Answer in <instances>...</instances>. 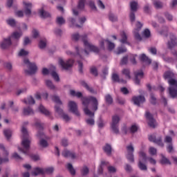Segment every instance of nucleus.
<instances>
[{
  "label": "nucleus",
  "instance_id": "nucleus-1",
  "mask_svg": "<svg viewBox=\"0 0 177 177\" xmlns=\"http://www.w3.org/2000/svg\"><path fill=\"white\" fill-rule=\"evenodd\" d=\"M83 106H84V111L86 115L89 117H95V113L89 110V103L91 104V110L93 111H97L99 109V101L97 98L93 96L84 97L82 98Z\"/></svg>",
  "mask_w": 177,
  "mask_h": 177
},
{
  "label": "nucleus",
  "instance_id": "nucleus-2",
  "mask_svg": "<svg viewBox=\"0 0 177 177\" xmlns=\"http://www.w3.org/2000/svg\"><path fill=\"white\" fill-rule=\"evenodd\" d=\"M164 78L168 80V84L169 85V95L171 99L177 97V80L174 79V73L170 71H167L164 74Z\"/></svg>",
  "mask_w": 177,
  "mask_h": 177
},
{
  "label": "nucleus",
  "instance_id": "nucleus-3",
  "mask_svg": "<svg viewBox=\"0 0 177 177\" xmlns=\"http://www.w3.org/2000/svg\"><path fill=\"white\" fill-rule=\"evenodd\" d=\"M21 146L23 147V148L19 147L18 150L24 154L28 155L31 140H30V136H28V131H27V129H26L24 127H22L21 128Z\"/></svg>",
  "mask_w": 177,
  "mask_h": 177
},
{
  "label": "nucleus",
  "instance_id": "nucleus-4",
  "mask_svg": "<svg viewBox=\"0 0 177 177\" xmlns=\"http://www.w3.org/2000/svg\"><path fill=\"white\" fill-rule=\"evenodd\" d=\"M120 120L121 119L120 118V116H118V115L112 116V122L111 123V128L113 133H115L116 135H118V133H120L118 124H120Z\"/></svg>",
  "mask_w": 177,
  "mask_h": 177
},
{
  "label": "nucleus",
  "instance_id": "nucleus-5",
  "mask_svg": "<svg viewBox=\"0 0 177 177\" xmlns=\"http://www.w3.org/2000/svg\"><path fill=\"white\" fill-rule=\"evenodd\" d=\"M55 169L53 167H48L46 169H41L39 167H36L34 169V171H32V175L33 176H37V175H44L45 174H53Z\"/></svg>",
  "mask_w": 177,
  "mask_h": 177
},
{
  "label": "nucleus",
  "instance_id": "nucleus-6",
  "mask_svg": "<svg viewBox=\"0 0 177 177\" xmlns=\"http://www.w3.org/2000/svg\"><path fill=\"white\" fill-rule=\"evenodd\" d=\"M24 62L25 64L28 65V67L29 68V71H25L26 74L32 75V74H35L37 73V70H38V68L37 67V65L35 64L30 62V60H28V59H25L24 60Z\"/></svg>",
  "mask_w": 177,
  "mask_h": 177
},
{
  "label": "nucleus",
  "instance_id": "nucleus-7",
  "mask_svg": "<svg viewBox=\"0 0 177 177\" xmlns=\"http://www.w3.org/2000/svg\"><path fill=\"white\" fill-rule=\"evenodd\" d=\"M82 40L84 42V45L85 48H87V49H89L91 52H94L95 53H99V50H100L99 48L91 44L88 41V38L86 35L82 36Z\"/></svg>",
  "mask_w": 177,
  "mask_h": 177
},
{
  "label": "nucleus",
  "instance_id": "nucleus-8",
  "mask_svg": "<svg viewBox=\"0 0 177 177\" xmlns=\"http://www.w3.org/2000/svg\"><path fill=\"white\" fill-rule=\"evenodd\" d=\"M127 153L126 154V158L129 162H135V156L133 152L135 151V148L132 145H128L127 147Z\"/></svg>",
  "mask_w": 177,
  "mask_h": 177
},
{
  "label": "nucleus",
  "instance_id": "nucleus-9",
  "mask_svg": "<svg viewBox=\"0 0 177 177\" xmlns=\"http://www.w3.org/2000/svg\"><path fill=\"white\" fill-rule=\"evenodd\" d=\"M59 64L62 67L64 70H68L73 67L74 64V60L69 59L67 61H64L62 59H59Z\"/></svg>",
  "mask_w": 177,
  "mask_h": 177
},
{
  "label": "nucleus",
  "instance_id": "nucleus-10",
  "mask_svg": "<svg viewBox=\"0 0 177 177\" xmlns=\"http://www.w3.org/2000/svg\"><path fill=\"white\" fill-rule=\"evenodd\" d=\"M142 27H143V24L140 23V21L136 22V28L133 30V35L136 41H142V36H140V34H139V31L142 30Z\"/></svg>",
  "mask_w": 177,
  "mask_h": 177
},
{
  "label": "nucleus",
  "instance_id": "nucleus-11",
  "mask_svg": "<svg viewBox=\"0 0 177 177\" xmlns=\"http://www.w3.org/2000/svg\"><path fill=\"white\" fill-rule=\"evenodd\" d=\"M55 110L57 113V114H59V115H61L64 121L68 122V121H70V120H71V118H70V116H68V114L64 113L63 109H62L60 106L55 105Z\"/></svg>",
  "mask_w": 177,
  "mask_h": 177
},
{
  "label": "nucleus",
  "instance_id": "nucleus-12",
  "mask_svg": "<svg viewBox=\"0 0 177 177\" xmlns=\"http://www.w3.org/2000/svg\"><path fill=\"white\" fill-rule=\"evenodd\" d=\"M68 107L71 113H73L77 117H80V112L78 111V106L77 105V103H75V102L70 101L68 102Z\"/></svg>",
  "mask_w": 177,
  "mask_h": 177
},
{
  "label": "nucleus",
  "instance_id": "nucleus-13",
  "mask_svg": "<svg viewBox=\"0 0 177 177\" xmlns=\"http://www.w3.org/2000/svg\"><path fill=\"white\" fill-rule=\"evenodd\" d=\"M139 157L140 158H142L144 162H146V161H148L150 162V164H152L153 165H156V164H157V161H156V160L153 158H147V156H146V153H145L143 151H140L139 152Z\"/></svg>",
  "mask_w": 177,
  "mask_h": 177
},
{
  "label": "nucleus",
  "instance_id": "nucleus-14",
  "mask_svg": "<svg viewBox=\"0 0 177 177\" xmlns=\"http://www.w3.org/2000/svg\"><path fill=\"white\" fill-rule=\"evenodd\" d=\"M0 150H2L3 152V156L5 157L4 158L0 157V165L3 164V162H8L9 161V158H8L9 156V152L2 144H0Z\"/></svg>",
  "mask_w": 177,
  "mask_h": 177
},
{
  "label": "nucleus",
  "instance_id": "nucleus-15",
  "mask_svg": "<svg viewBox=\"0 0 177 177\" xmlns=\"http://www.w3.org/2000/svg\"><path fill=\"white\" fill-rule=\"evenodd\" d=\"M149 142H153V143H156L158 146H160V147H164V142H162V138L158 137L156 138V136L151 135L149 136Z\"/></svg>",
  "mask_w": 177,
  "mask_h": 177
},
{
  "label": "nucleus",
  "instance_id": "nucleus-16",
  "mask_svg": "<svg viewBox=\"0 0 177 177\" xmlns=\"http://www.w3.org/2000/svg\"><path fill=\"white\" fill-rule=\"evenodd\" d=\"M132 102L136 104V106H140V104L146 102V98L143 95L133 96L132 97Z\"/></svg>",
  "mask_w": 177,
  "mask_h": 177
},
{
  "label": "nucleus",
  "instance_id": "nucleus-17",
  "mask_svg": "<svg viewBox=\"0 0 177 177\" xmlns=\"http://www.w3.org/2000/svg\"><path fill=\"white\" fill-rule=\"evenodd\" d=\"M145 117L147 120H149L148 125L151 128H156V125H157V124L156 123V120L153 118V115L149 112H146Z\"/></svg>",
  "mask_w": 177,
  "mask_h": 177
},
{
  "label": "nucleus",
  "instance_id": "nucleus-18",
  "mask_svg": "<svg viewBox=\"0 0 177 177\" xmlns=\"http://www.w3.org/2000/svg\"><path fill=\"white\" fill-rule=\"evenodd\" d=\"M135 79L134 82L136 84V85H140V80L143 78V75H145V73H143V71H138L134 72Z\"/></svg>",
  "mask_w": 177,
  "mask_h": 177
},
{
  "label": "nucleus",
  "instance_id": "nucleus-19",
  "mask_svg": "<svg viewBox=\"0 0 177 177\" xmlns=\"http://www.w3.org/2000/svg\"><path fill=\"white\" fill-rule=\"evenodd\" d=\"M177 45V39L175 37V35L170 34V41L167 43V46L169 49H172V48H175Z\"/></svg>",
  "mask_w": 177,
  "mask_h": 177
},
{
  "label": "nucleus",
  "instance_id": "nucleus-20",
  "mask_svg": "<svg viewBox=\"0 0 177 177\" xmlns=\"http://www.w3.org/2000/svg\"><path fill=\"white\" fill-rule=\"evenodd\" d=\"M12 45V39L10 37L7 39H3V41H2L1 44V49H6L7 48H9Z\"/></svg>",
  "mask_w": 177,
  "mask_h": 177
},
{
  "label": "nucleus",
  "instance_id": "nucleus-21",
  "mask_svg": "<svg viewBox=\"0 0 177 177\" xmlns=\"http://www.w3.org/2000/svg\"><path fill=\"white\" fill-rule=\"evenodd\" d=\"M24 5L26 6L24 13L26 16H30L31 15V8H32V4L30 3L24 2Z\"/></svg>",
  "mask_w": 177,
  "mask_h": 177
},
{
  "label": "nucleus",
  "instance_id": "nucleus-22",
  "mask_svg": "<svg viewBox=\"0 0 177 177\" xmlns=\"http://www.w3.org/2000/svg\"><path fill=\"white\" fill-rule=\"evenodd\" d=\"M143 162H145V160H143V158H140L138 161V168L141 171H147V166Z\"/></svg>",
  "mask_w": 177,
  "mask_h": 177
},
{
  "label": "nucleus",
  "instance_id": "nucleus-23",
  "mask_svg": "<svg viewBox=\"0 0 177 177\" xmlns=\"http://www.w3.org/2000/svg\"><path fill=\"white\" fill-rule=\"evenodd\" d=\"M62 156L67 158L68 157H70L71 158H75V153L68 151V150H64L62 152Z\"/></svg>",
  "mask_w": 177,
  "mask_h": 177
},
{
  "label": "nucleus",
  "instance_id": "nucleus-24",
  "mask_svg": "<svg viewBox=\"0 0 177 177\" xmlns=\"http://www.w3.org/2000/svg\"><path fill=\"white\" fill-rule=\"evenodd\" d=\"M140 60L143 62L144 63H147V64H151V59H150L145 54H142L140 56Z\"/></svg>",
  "mask_w": 177,
  "mask_h": 177
},
{
  "label": "nucleus",
  "instance_id": "nucleus-25",
  "mask_svg": "<svg viewBox=\"0 0 177 177\" xmlns=\"http://www.w3.org/2000/svg\"><path fill=\"white\" fill-rule=\"evenodd\" d=\"M23 113L24 115H32V114H34V111L31 107L28 106L27 108H24Z\"/></svg>",
  "mask_w": 177,
  "mask_h": 177
},
{
  "label": "nucleus",
  "instance_id": "nucleus-26",
  "mask_svg": "<svg viewBox=\"0 0 177 177\" xmlns=\"http://www.w3.org/2000/svg\"><path fill=\"white\" fill-rule=\"evenodd\" d=\"M121 39L120 40L121 44H128V37L127 36V33L125 32H122L120 33Z\"/></svg>",
  "mask_w": 177,
  "mask_h": 177
},
{
  "label": "nucleus",
  "instance_id": "nucleus-27",
  "mask_svg": "<svg viewBox=\"0 0 177 177\" xmlns=\"http://www.w3.org/2000/svg\"><path fill=\"white\" fill-rule=\"evenodd\" d=\"M103 150L107 156H111V145L106 144L104 147Z\"/></svg>",
  "mask_w": 177,
  "mask_h": 177
},
{
  "label": "nucleus",
  "instance_id": "nucleus-28",
  "mask_svg": "<svg viewBox=\"0 0 177 177\" xmlns=\"http://www.w3.org/2000/svg\"><path fill=\"white\" fill-rule=\"evenodd\" d=\"M122 74L125 76L127 80H131V71L128 68H124L122 71Z\"/></svg>",
  "mask_w": 177,
  "mask_h": 177
},
{
  "label": "nucleus",
  "instance_id": "nucleus-29",
  "mask_svg": "<svg viewBox=\"0 0 177 177\" xmlns=\"http://www.w3.org/2000/svg\"><path fill=\"white\" fill-rule=\"evenodd\" d=\"M80 84L82 86H84V88H86V89H87L88 92H91V93H93L94 92L93 88L92 87H89V85H88V84L85 82V81H81Z\"/></svg>",
  "mask_w": 177,
  "mask_h": 177
},
{
  "label": "nucleus",
  "instance_id": "nucleus-30",
  "mask_svg": "<svg viewBox=\"0 0 177 177\" xmlns=\"http://www.w3.org/2000/svg\"><path fill=\"white\" fill-rule=\"evenodd\" d=\"M24 103H25V104H35V100L30 96L27 99L24 100Z\"/></svg>",
  "mask_w": 177,
  "mask_h": 177
},
{
  "label": "nucleus",
  "instance_id": "nucleus-31",
  "mask_svg": "<svg viewBox=\"0 0 177 177\" xmlns=\"http://www.w3.org/2000/svg\"><path fill=\"white\" fill-rule=\"evenodd\" d=\"M162 159L160 160V164L162 165H171V161L169 159L167 158L164 155H161Z\"/></svg>",
  "mask_w": 177,
  "mask_h": 177
},
{
  "label": "nucleus",
  "instance_id": "nucleus-32",
  "mask_svg": "<svg viewBox=\"0 0 177 177\" xmlns=\"http://www.w3.org/2000/svg\"><path fill=\"white\" fill-rule=\"evenodd\" d=\"M39 110L40 113L44 114V115H49L50 114V112L46 109L45 106H43L41 104L39 106Z\"/></svg>",
  "mask_w": 177,
  "mask_h": 177
},
{
  "label": "nucleus",
  "instance_id": "nucleus-33",
  "mask_svg": "<svg viewBox=\"0 0 177 177\" xmlns=\"http://www.w3.org/2000/svg\"><path fill=\"white\" fill-rule=\"evenodd\" d=\"M130 8H131V12H136V10H138V2L131 1L130 3Z\"/></svg>",
  "mask_w": 177,
  "mask_h": 177
},
{
  "label": "nucleus",
  "instance_id": "nucleus-34",
  "mask_svg": "<svg viewBox=\"0 0 177 177\" xmlns=\"http://www.w3.org/2000/svg\"><path fill=\"white\" fill-rule=\"evenodd\" d=\"M106 104H113V97L110 94H107L104 97Z\"/></svg>",
  "mask_w": 177,
  "mask_h": 177
},
{
  "label": "nucleus",
  "instance_id": "nucleus-35",
  "mask_svg": "<svg viewBox=\"0 0 177 177\" xmlns=\"http://www.w3.org/2000/svg\"><path fill=\"white\" fill-rule=\"evenodd\" d=\"M39 14H40V17L42 18V19H45L46 17H50V14L49 12H45L44 10V9H41L40 11H39Z\"/></svg>",
  "mask_w": 177,
  "mask_h": 177
},
{
  "label": "nucleus",
  "instance_id": "nucleus-36",
  "mask_svg": "<svg viewBox=\"0 0 177 177\" xmlns=\"http://www.w3.org/2000/svg\"><path fill=\"white\" fill-rule=\"evenodd\" d=\"M109 19L110 20V21H112V23H114L115 21H118V17H117V15L113 13H109Z\"/></svg>",
  "mask_w": 177,
  "mask_h": 177
},
{
  "label": "nucleus",
  "instance_id": "nucleus-37",
  "mask_svg": "<svg viewBox=\"0 0 177 177\" xmlns=\"http://www.w3.org/2000/svg\"><path fill=\"white\" fill-rule=\"evenodd\" d=\"M52 100L56 103V104H58L59 106H62L63 103L62 102V100H60V98L58 96L53 95L52 97Z\"/></svg>",
  "mask_w": 177,
  "mask_h": 177
},
{
  "label": "nucleus",
  "instance_id": "nucleus-38",
  "mask_svg": "<svg viewBox=\"0 0 177 177\" xmlns=\"http://www.w3.org/2000/svg\"><path fill=\"white\" fill-rule=\"evenodd\" d=\"M3 133L8 140L12 137V131L10 129H4Z\"/></svg>",
  "mask_w": 177,
  "mask_h": 177
},
{
  "label": "nucleus",
  "instance_id": "nucleus-39",
  "mask_svg": "<svg viewBox=\"0 0 177 177\" xmlns=\"http://www.w3.org/2000/svg\"><path fill=\"white\" fill-rule=\"evenodd\" d=\"M86 0H80L77 6V9L82 10L85 8V2Z\"/></svg>",
  "mask_w": 177,
  "mask_h": 177
},
{
  "label": "nucleus",
  "instance_id": "nucleus-40",
  "mask_svg": "<svg viewBox=\"0 0 177 177\" xmlns=\"http://www.w3.org/2000/svg\"><path fill=\"white\" fill-rule=\"evenodd\" d=\"M67 168L71 175H75V169H74L71 163H68Z\"/></svg>",
  "mask_w": 177,
  "mask_h": 177
},
{
  "label": "nucleus",
  "instance_id": "nucleus-41",
  "mask_svg": "<svg viewBox=\"0 0 177 177\" xmlns=\"http://www.w3.org/2000/svg\"><path fill=\"white\" fill-rule=\"evenodd\" d=\"M71 96H76L77 97H82V93L81 92H75L74 90H71L70 91Z\"/></svg>",
  "mask_w": 177,
  "mask_h": 177
},
{
  "label": "nucleus",
  "instance_id": "nucleus-42",
  "mask_svg": "<svg viewBox=\"0 0 177 177\" xmlns=\"http://www.w3.org/2000/svg\"><path fill=\"white\" fill-rule=\"evenodd\" d=\"M111 80L113 82H120V75L117 73H113L111 76Z\"/></svg>",
  "mask_w": 177,
  "mask_h": 177
},
{
  "label": "nucleus",
  "instance_id": "nucleus-43",
  "mask_svg": "<svg viewBox=\"0 0 177 177\" xmlns=\"http://www.w3.org/2000/svg\"><path fill=\"white\" fill-rule=\"evenodd\" d=\"M7 24L11 27H16V21L13 19H7Z\"/></svg>",
  "mask_w": 177,
  "mask_h": 177
},
{
  "label": "nucleus",
  "instance_id": "nucleus-44",
  "mask_svg": "<svg viewBox=\"0 0 177 177\" xmlns=\"http://www.w3.org/2000/svg\"><path fill=\"white\" fill-rule=\"evenodd\" d=\"M39 47L40 49H44L46 47V39L40 40L39 42Z\"/></svg>",
  "mask_w": 177,
  "mask_h": 177
},
{
  "label": "nucleus",
  "instance_id": "nucleus-45",
  "mask_svg": "<svg viewBox=\"0 0 177 177\" xmlns=\"http://www.w3.org/2000/svg\"><path fill=\"white\" fill-rule=\"evenodd\" d=\"M35 126L36 127V128H37V129H39V131H42V129H44V124H41L39 120H37L35 122Z\"/></svg>",
  "mask_w": 177,
  "mask_h": 177
},
{
  "label": "nucleus",
  "instance_id": "nucleus-46",
  "mask_svg": "<svg viewBox=\"0 0 177 177\" xmlns=\"http://www.w3.org/2000/svg\"><path fill=\"white\" fill-rule=\"evenodd\" d=\"M57 23L59 26H62V24H64L66 23V20H64V18H63V17H58L57 18Z\"/></svg>",
  "mask_w": 177,
  "mask_h": 177
},
{
  "label": "nucleus",
  "instance_id": "nucleus-47",
  "mask_svg": "<svg viewBox=\"0 0 177 177\" xmlns=\"http://www.w3.org/2000/svg\"><path fill=\"white\" fill-rule=\"evenodd\" d=\"M51 75L53 78L57 82H59L60 81V78L59 77V75L55 71H53L51 73Z\"/></svg>",
  "mask_w": 177,
  "mask_h": 177
},
{
  "label": "nucleus",
  "instance_id": "nucleus-48",
  "mask_svg": "<svg viewBox=\"0 0 177 177\" xmlns=\"http://www.w3.org/2000/svg\"><path fill=\"white\" fill-rule=\"evenodd\" d=\"M90 72L93 75H95V77H97L98 73H97V68H96L95 66H93L90 68Z\"/></svg>",
  "mask_w": 177,
  "mask_h": 177
},
{
  "label": "nucleus",
  "instance_id": "nucleus-49",
  "mask_svg": "<svg viewBox=\"0 0 177 177\" xmlns=\"http://www.w3.org/2000/svg\"><path fill=\"white\" fill-rule=\"evenodd\" d=\"M81 173L84 176L85 175H88V174H89V169L88 168V167L86 166L83 167V168L81 170Z\"/></svg>",
  "mask_w": 177,
  "mask_h": 177
},
{
  "label": "nucleus",
  "instance_id": "nucleus-50",
  "mask_svg": "<svg viewBox=\"0 0 177 177\" xmlns=\"http://www.w3.org/2000/svg\"><path fill=\"white\" fill-rule=\"evenodd\" d=\"M106 41L108 44V49L109 50H113L114 48H115V45L114 44V43L109 41V40H106Z\"/></svg>",
  "mask_w": 177,
  "mask_h": 177
},
{
  "label": "nucleus",
  "instance_id": "nucleus-51",
  "mask_svg": "<svg viewBox=\"0 0 177 177\" xmlns=\"http://www.w3.org/2000/svg\"><path fill=\"white\" fill-rule=\"evenodd\" d=\"M138 129H139V127L136 124H133L130 127V132L131 133H135V132H138Z\"/></svg>",
  "mask_w": 177,
  "mask_h": 177
},
{
  "label": "nucleus",
  "instance_id": "nucleus-52",
  "mask_svg": "<svg viewBox=\"0 0 177 177\" xmlns=\"http://www.w3.org/2000/svg\"><path fill=\"white\" fill-rule=\"evenodd\" d=\"M46 85L50 89H55V85H53V83L50 80H46Z\"/></svg>",
  "mask_w": 177,
  "mask_h": 177
},
{
  "label": "nucleus",
  "instance_id": "nucleus-53",
  "mask_svg": "<svg viewBox=\"0 0 177 177\" xmlns=\"http://www.w3.org/2000/svg\"><path fill=\"white\" fill-rule=\"evenodd\" d=\"M149 151L151 156H156V154H157V149L154 148L153 147H149Z\"/></svg>",
  "mask_w": 177,
  "mask_h": 177
},
{
  "label": "nucleus",
  "instance_id": "nucleus-54",
  "mask_svg": "<svg viewBox=\"0 0 177 177\" xmlns=\"http://www.w3.org/2000/svg\"><path fill=\"white\" fill-rule=\"evenodd\" d=\"M127 52V48L124 47H119L118 48V51L116 52V55H121V53H125Z\"/></svg>",
  "mask_w": 177,
  "mask_h": 177
},
{
  "label": "nucleus",
  "instance_id": "nucleus-55",
  "mask_svg": "<svg viewBox=\"0 0 177 177\" xmlns=\"http://www.w3.org/2000/svg\"><path fill=\"white\" fill-rule=\"evenodd\" d=\"M150 103H151V104H156L157 103V98H156V97L154 96V94L151 93L150 94Z\"/></svg>",
  "mask_w": 177,
  "mask_h": 177
},
{
  "label": "nucleus",
  "instance_id": "nucleus-56",
  "mask_svg": "<svg viewBox=\"0 0 177 177\" xmlns=\"http://www.w3.org/2000/svg\"><path fill=\"white\" fill-rule=\"evenodd\" d=\"M153 5L156 9H160V8H162V3L159 1H154Z\"/></svg>",
  "mask_w": 177,
  "mask_h": 177
},
{
  "label": "nucleus",
  "instance_id": "nucleus-57",
  "mask_svg": "<svg viewBox=\"0 0 177 177\" xmlns=\"http://www.w3.org/2000/svg\"><path fill=\"white\" fill-rule=\"evenodd\" d=\"M143 35L144 37H145V38H150V35H151V32H150V30L149 29H145L143 31Z\"/></svg>",
  "mask_w": 177,
  "mask_h": 177
},
{
  "label": "nucleus",
  "instance_id": "nucleus-58",
  "mask_svg": "<svg viewBox=\"0 0 177 177\" xmlns=\"http://www.w3.org/2000/svg\"><path fill=\"white\" fill-rule=\"evenodd\" d=\"M39 145L40 146H41V147H48V141L41 139L39 142Z\"/></svg>",
  "mask_w": 177,
  "mask_h": 177
},
{
  "label": "nucleus",
  "instance_id": "nucleus-59",
  "mask_svg": "<svg viewBox=\"0 0 177 177\" xmlns=\"http://www.w3.org/2000/svg\"><path fill=\"white\" fill-rule=\"evenodd\" d=\"M128 63V56H124L120 61L121 66H124Z\"/></svg>",
  "mask_w": 177,
  "mask_h": 177
},
{
  "label": "nucleus",
  "instance_id": "nucleus-60",
  "mask_svg": "<svg viewBox=\"0 0 177 177\" xmlns=\"http://www.w3.org/2000/svg\"><path fill=\"white\" fill-rule=\"evenodd\" d=\"M165 143H168L169 145L172 143V137L166 136L165 138Z\"/></svg>",
  "mask_w": 177,
  "mask_h": 177
},
{
  "label": "nucleus",
  "instance_id": "nucleus-61",
  "mask_svg": "<svg viewBox=\"0 0 177 177\" xmlns=\"http://www.w3.org/2000/svg\"><path fill=\"white\" fill-rule=\"evenodd\" d=\"M12 37L15 38V39H19L21 37V33L18 32H14L12 35Z\"/></svg>",
  "mask_w": 177,
  "mask_h": 177
},
{
  "label": "nucleus",
  "instance_id": "nucleus-62",
  "mask_svg": "<svg viewBox=\"0 0 177 177\" xmlns=\"http://www.w3.org/2000/svg\"><path fill=\"white\" fill-rule=\"evenodd\" d=\"M80 38H81V36H80V34H78V33L72 35L73 41H78V39H80Z\"/></svg>",
  "mask_w": 177,
  "mask_h": 177
},
{
  "label": "nucleus",
  "instance_id": "nucleus-63",
  "mask_svg": "<svg viewBox=\"0 0 177 177\" xmlns=\"http://www.w3.org/2000/svg\"><path fill=\"white\" fill-rule=\"evenodd\" d=\"M149 52H150L151 55H157V48H156L155 47H151L150 48H149Z\"/></svg>",
  "mask_w": 177,
  "mask_h": 177
},
{
  "label": "nucleus",
  "instance_id": "nucleus-64",
  "mask_svg": "<svg viewBox=\"0 0 177 177\" xmlns=\"http://www.w3.org/2000/svg\"><path fill=\"white\" fill-rule=\"evenodd\" d=\"M27 55H28V52L24 49H21L19 53V56H27Z\"/></svg>",
  "mask_w": 177,
  "mask_h": 177
}]
</instances>
